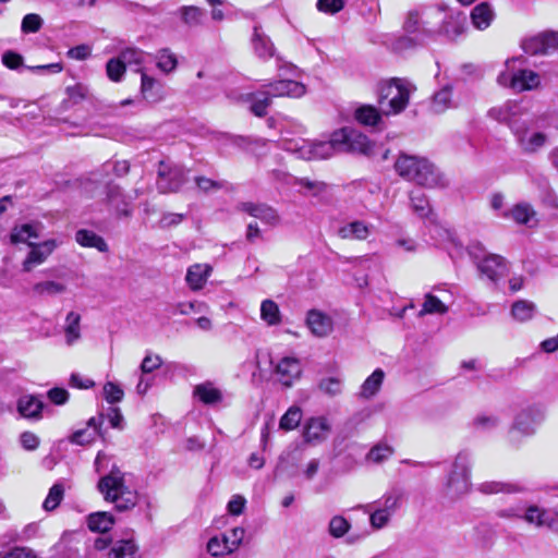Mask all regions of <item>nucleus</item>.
<instances>
[{
    "label": "nucleus",
    "instance_id": "7",
    "mask_svg": "<svg viewBox=\"0 0 558 558\" xmlns=\"http://www.w3.org/2000/svg\"><path fill=\"white\" fill-rule=\"evenodd\" d=\"M409 89L400 78H392L379 85V104L383 105L385 99H389L388 104L390 110L387 113H399L403 111L409 102Z\"/></svg>",
    "mask_w": 558,
    "mask_h": 558
},
{
    "label": "nucleus",
    "instance_id": "50",
    "mask_svg": "<svg viewBox=\"0 0 558 558\" xmlns=\"http://www.w3.org/2000/svg\"><path fill=\"white\" fill-rule=\"evenodd\" d=\"M301 420V409L298 407H291L280 418L279 427L283 430H292L299 426Z\"/></svg>",
    "mask_w": 558,
    "mask_h": 558
},
{
    "label": "nucleus",
    "instance_id": "51",
    "mask_svg": "<svg viewBox=\"0 0 558 558\" xmlns=\"http://www.w3.org/2000/svg\"><path fill=\"white\" fill-rule=\"evenodd\" d=\"M63 495H64L63 485L60 483L53 484L52 487L49 489V493H48L46 499L44 500L43 508L46 511L54 510L62 501Z\"/></svg>",
    "mask_w": 558,
    "mask_h": 558
},
{
    "label": "nucleus",
    "instance_id": "61",
    "mask_svg": "<svg viewBox=\"0 0 558 558\" xmlns=\"http://www.w3.org/2000/svg\"><path fill=\"white\" fill-rule=\"evenodd\" d=\"M537 182L538 186L544 190L543 203H545L549 207L557 208V196L553 189L549 186L548 180L545 177H541L537 179Z\"/></svg>",
    "mask_w": 558,
    "mask_h": 558
},
{
    "label": "nucleus",
    "instance_id": "5",
    "mask_svg": "<svg viewBox=\"0 0 558 558\" xmlns=\"http://www.w3.org/2000/svg\"><path fill=\"white\" fill-rule=\"evenodd\" d=\"M519 62L524 64V57H515L506 61L507 70L500 72L497 76V83L500 86L511 88L515 93L536 89L541 85L538 73L529 69H515L514 64Z\"/></svg>",
    "mask_w": 558,
    "mask_h": 558
},
{
    "label": "nucleus",
    "instance_id": "38",
    "mask_svg": "<svg viewBox=\"0 0 558 558\" xmlns=\"http://www.w3.org/2000/svg\"><path fill=\"white\" fill-rule=\"evenodd\" d=\"M403 493L399 488H392L385 494L380 499L376 500L374 505L390 515L397 511L400 506Z\"/></svg>",
    "mask_w": 558,
    "mask_h": 558
},
{
    "label": "nucleus",
    "instance_id": "56",
    "mask_svg": "<svg viewBox=\"0 0 558 558\" xmlns=\"http://www.w3.org/2000/svg\"><path fill=\"white\" fill-rule=\"evenodd\" d=\"M175 56L169 49H161L158 53L157 66L165 73H169L177 68Z\"/></svg>",
    "mask_w": 558,
    "mask_h": 558
},
{
    "label": "nucleus",
    "instance_id": "34",
    "mask_svg": "<svg viewBox=\"0 0 558 558\" xmlns=\"http://www.w3.org/2000/svg\"><path fill=\"white\" fill-rule=\"evenodd\" d=\"M41 227L39 222H29L22 226H15L10 234L11 243H29V239H38V229Z\"/></svg>",
    "mask_w": 558,
    "mask_h": 558
},
{
    "label": "nucleus",
    "instance_id": "11",
    "mask_svg": "<svg viewBox=\"0 0 558 558\" xmlns=\"http://www.w3.org/2000/svg\"><path fill=\"white\" fill-rule=\"evenodd\" d=\"M105 422L104 413L93 416L87 421V428H81L69 436V441L78 446H86L92 444L96 436L105 439L107 429L102 428Z\"/></svg>",
    "mask_w": 558,
    "mask_h": 558
},
{
    "label": "nucleus",
    "instance_id": "23",
    "mask_svg": "<svg viewBox=\"0 0 558 558\" xmlns=\"http://www.w3.org/2000/svg\"><path fill=\"white\" fill-rule=\"evenodd\" d=\"M521 519L530 524L537 526L555 527L556 522L553 521V513L550 509H542L537 506H530L524 513H521Z\"/></svg>",
    "mask_w": 558,
    "mask_h": 558
},
{
    "label": "nucleus",
    "instance_id": "12",
    "mask_svg": "<svg viewBox=\"0 0 558 558\" xmlns=\"http://www.w3.org/2000/svg\"><path fill=\"white\" fill-rule=\"evenodd\" d=\"M525 53L547 54L558 49V32H545L522 41Z\"/></svg>",
    "mask_w": 558,
    "mask_h": 558
},
{
    "label": "nucleus",
    "instance_id": "52",
    "mask_svg": "<svg viewBox=\"0 0 558 558\" xmlns=\"http://www.w3.org/2000/svg\"><path fill=\"white\" fill-rule=\"evenodd\" d=\"M33 290L38 295H57L65 291V286L61 282L49 280L37 282Z\"/></svg>",
    "mask_w": 558,
    "mask_h": 558
},
{
    "label": "nucleus",
    "instance_id": "15",
    "mask_svg": "<svg viewBox=\"0 0 558 558\" xmlns=\"http://www.w3.org/2000/svg\"><path fill=\"white\" fill-rule=\"evenodd\" d=\"M544 413L541 409L530 407L522 410L514 417L510 434L514 430L522 435L530 436L534 434L535 427L543 421Z\"/></svg>",
    "mask_w": 558,
    "mask_h": 558
},
{
    "label": "nucleus",
    "instance_id": "6",
    "mask_svg": "<svg viewBox=\"0 0 558 558\" xmlns=\"http://www.w3.org/2000/svg\"><path fill=\"white\" fill-rule=\"evenodd\" d=\"M471 453L468 450H461L451 465L445 485V494L456 500L468 494L471 489Z\"/></svg>",
    "mask_w": 558,
    "mask_h": 558
},
{
    "label": "nucleus",
    "instance_id": "35",
    "mask_svg": "<svg viewBox=\"0 0 558 558\" xmlns=\"http://www.w3.org/2000/svg\"><path fill=\"white\" fill-rule=\"evenodd\" d=\"M114 524V517L107 511L93 512L87 517V526L97 533L108 532Z\"/></svg>",
    "mask_w": 558,
    "mask_h": 558
},
{
    "label": "nucleus",
    "instance_id": "18",
    "mask_svg": "<svg viewBox=\"0 0 558 558\" xmlns=\"http://www.w3.org/2000/svg\"><path fill=\"white\" fill-rule=\"evenodd\" d=\"M31 251L23 262V271L29 272L35 265L41 264L57 247V242L53 239L44 241L39 244L29 242Z\"/></svg>",
    "mask_w": 558,
    "mask_h": 558
},
{
    "label": "nucleus",
    "instance_id": "28",
    "mask_svg": "<svg viewBox=\"0 0 558 558\" xmlns=\"http://www.w3.org/2000/svg\"><path fill=\"white\" fill-rule=\"evenodd\" d=\"M354 119L364 126L380 129L383 119L378 109L372 105H361L354 111Z\"/></svg>",
    "mask_w": 558,
    "mask_h": 558
},
{
    "label": "nucleus",
    "instance_id": "40",
    "mask_svg": "<svg viewBox=\"0 0 558 558\" xmlns=\"http://www.w3.org/2000/svg\"><path fill=\"white\" fill-rule=\"evenodd\" d=\"M452 87L450 85L444 86L436 92L432 98L430 111L434 113H442L451 106Z\"/></svg>",
    "mask_w": 558,
    "mask_h": 558
},
{
    "label": "nucleus",
    "instance_id": "25",
    "mask_svg": "<svg viewBox=\"0 0 558 558\" xmlns=\"http://www.w3.org/2000/svg\"><path fill=\"white\" fill-rule=\"evenodd\" d=\"M252 45L256 56L260 59H268L275 56V46L272 41L262 32V28L258 25L254 26Z\"/></svg>",
    "mask_w": 558,
    "mask_h": 558
},
{
    "label": "nucleus",
    "instance_id": "41",
    "mask_svg": "<svg viewBox=\"0 0 558 558\" xmlns=\"http://www.w3.org/2000/svg\"><path fill=\"white\" fill-rule=\"evenodd\" d=\"M536 313V306L533 302L527 300L515 301L511 306L512 317L521 323L527 322Z\"/></svg>",
    "mask_w": 558,
    "mask_h": 558
},
{
    "label": "nucleus",
    "instance_id": "57",
    "mask_svg": "<svg viewBox=\"0 0 558 558\" xmlns=\"http://www.w3.org/2000/svg\"><path fill=\"white\" fill-rule=\"evenodd\" d=\"M124 64H142L144 62V51L135 48V47H128L120 51L118 56Z\"/></svg>",
    "mask_w": 558,
    "mask_h": 558
},
{
    "label": "nucleus",
    "instance_id": "45",
    "mask_svg": "<svg viewBox=\"0 0 558 558\" xmlns=\"http://www.w3.org/2000/svg\"><path fill=\"white\" fill-rule=\"evenodd\" d=\"M210 268H203L201 265H193L187 269L186 281L193 290L201 289L210 272Z\"/></svg>",
    "mask_w": 558,
    "mask_h": 558
},
{
    "label": "nucleus",
    "instance_id": "48",
    "mask_svg": "<svg viewBox=\"0 0 558 558\" xmlns=\"http://www.w3.org/2000/svg\"><path fill=\"white\" fill-rule=\"evenodd\" d=\"M126 65L119 57L109 59L106 63V73L110 81L121 82L124 77Z\"/></svg>",
    "mask_w": 558,
    "mask_h": 558
},
{
    "label": "nucleus",
    "instance_id": "24",
    "mask_svg": "<svg viewBox=\"0 0 558 558\" xmlns=\"http://www.w3.org/2000/svg\"><path fill=\"white\" fill-rule=\"evenodd\" d=\"M193 397L206 405H215L223 399L221 390L209 380L196 385L193 389Z\"/></svg>",
    "mask_w": 558,
    "mask_h": 558
},
{
    "label": "nucleus",
    "instance_id": "59",
    "mask_svg": "<svg viewBox=\"0 0 558 558\" xmlns=\"http://www.w3.org/2000/svg\"><path fill=\"white\" fill-rule=\"evenodd\" d=\"M44 24L43 19L35 13L26 14L21 23V31L24 34L37 33Z\"/></svg>",
    "mask_w": 558,
    "mask_h": 558
},
{
    "label": "nucleus",
    "instance_id": "9",
    "mask_svg": "<svg viewBox=\"0 0 558 558\" xmlns=\"http://www.w3.org/2000/svg\"><path fill=\"white\" fill-rule=\"evenodd\" d=\"M187 182L186 172L179 166H169L160 161L157 170V190L162 193L178 192Z\"/></svg>",
    "mask_w": 558,
    "mask_h": 558
},
{
    "label": "nucleus",
    "instance_id": "30",
    "mask_svg": "<svg viewBox=\"0 0 558 558\" xmlns=\"http://www.w3.org/2000/svg\"><path fill=\"white\" fill-rule=\"evenodd\" d=\"M478 490L486 495L498 494V493L517 494V493L525 492L526 488L519 483L492 481V482L482 483L478 486Z\"/></svg>",
    "mask_w": 558,
    "mask_h": 558
},
{
    "label": "nucleus",
    "instance_id": "47",
    "mask_svg": "<svg viewBox=\"0 0 558 558\" xmlns=\"http://www.w3.org/2000/svg\"><path fill=\"white\" fill-rule=\"evenodd\" d=\"M229 542L230 537L227 535H223L221 538L214 536L207 543V551L214 557L230 554L233 551V547L230 546Z\"/></svg>",
    "mask_w": 558,
    "mask_h": 558
},
{
    "label": "nucleus",
    "instance_id": "37",
    "mask_svg": "<svg viewBox=\"0 0 558 558\" xmlns=\"http://www.w3.org/2000/svg\"><path fill=\"white\" fill-rule=\"evenodd\" d=\"M66 98H64L61 102V108L63 110H69L70 108L78 105L83 100L87 99L89 96L88 87L84 84L77 83L74 86H68L65 88Z\"/></svg>",
    "mask_w": 558,
    "mask_h": 558
},
{
    "label": "nucleus",
    "instance_id": "29",
    "mask_svg": "<svg viewBox=\"0 0 558 558\" xmlns=\"http://www.w3.org/2000/svg\"><path fill=\"white\" fill-rule=\"evenodd\" d=\"M141 95L148 104H156L162 98L161 85L144 72L141 77Z\"/></svg>",
    "mask_w": 558,
    "mask_h": 558
},
{
    "label": "nucleus",
    "instance_id": "44",
    "mask_svg": "<svg viewBox=\"0 0 558 558\" xmlns=\"http://www.w3.org/2000/svg\"><path fill=\"white\" fill-rule=\"evenodd\" d=\"M328 426L323 417H312L307 421L303 436L306 441L318 440L322 438L323 432L327 430Z\"/></svg>",
    "mask_w": 558,
    "mask_h": 558
},
{
    "label": "nucleus",
    "instance_id": "54",
    "mask_svg": "<svg viewBox=\"0 0 558 558\" xmlns=\"http://www.w3.org/2000/svg\"><path fill=\"white\" fill-rule=\"evenodd\" d=\"M318 389L329 397H336L342 391V381L338 377L322 378L318 383Z\"/></svg>",
    "mask_w": 558,
    "mask_h": 558
},
{
    "label": "nucleus",
    "instance_id": "13",
    "mask_svg": "<svg viewBox=\"0 0 558 558\" xmlns=\"http://www.w3.org/2000/svg\"><path fill=\"white\" fill-rule=\"evenodd\" d=\"M2 63L10 70L20 71L23 69H27L37 74H46V73H59L62 71V63H49L44 65H34V66H25L24 58L19 52L13 50H7L2 54Z\"/></svg>",
    "mask_w": 558,
    "mask_h": 558
},
{
    "label": "nucleus",
    "instance_id": "46",
    "mask_svg": "<svg viewBox=\"0 0 558 558\" xmlns=\"http://www.w3.org/2000/svg\"><path fill=\"white\" fill-rule=\"evenodd\" d=\"M447 312L448 306H446L436 295L427 293L417 316L423 317L427 314H446Z\"/></svg>",
    "mask_w": 558,
    "mask_h": 558
},
{
    "label": "nucleus",
    "instance_id": "10",
    "mask_svg": "<svg viewBox=\"0 0 558 558\" xmlns=\"http://www.w3.org/2000/svg\"><path fill=\"white\" fill-rule=\"evenodd\" d=\"M106 199L109 210L116 218H130L133 215L132 198L119 185L113 183L106 185Z\"/></svg>",
    "mask_w": 558,
    "mask_h": 558
},
{
    "label": "nucleus",
    "instance_id": "36",
    "mask_svg": "<svg viewBox=\"0 0 558 558\" xmlns=\"http://www.w3.org/2000/svg\"><path fill=\"white\" fill-rule=\"evenodd\" d=\"M536 215L533 207L525 202L514 205L510 210L504 211V218H511L519 225H527Z\"/></svg>",
    "mask_w": 558,
    "mask_h": 558
},
{
    "label": "nucleus",
    "instance_id": "39",
    "mask_svg": "<svg viewBox=\"0 0 558 558\" xmlns=\"http://www.w3.org/2000/svg\"><path fill=\"white\" fill-rule=\"evenodd\" d=\"M385 377V373L381 368L375 369L363 383L361 386L360 395L363 398L369 399L374 397L379 390L383 380Z\"/></svg>",
    "mask_w": 558,
    "mask_h": 558
},
{
    "label": "nucleus",
    "instance_id": "21",
    "mask_svg": "<svg viewBox=\"0 0 558 558\" xmlns=\"http://www.w3.org/2000/svg\"><path fill=\"white\" fill-rule=\"evenodd\" d=\"M373 226L363 220H354L341 226L337 234L345 240H366L372 233Z\"/></svg>",
    "mask_w": 558,
    "mask_h": 558
},
{
    "label": "nucleus",
    "instance_id": "2",
    "mask_svg": "<svg viewBox=\"0 0 558 558\" xmlns=\"http://www.w3.org/2000/svg\"><path fill=\"white\" fill-rule=\"evenodd\" d=\"M372 144L362 132L344 126L331 133L328 141L313 142L308 145L307 159H326L338 153H361L368 155Z\"/></svg>",
    "mask_w": 558,
    "mask_h": 558
},
{
    "label": "nucleus",
    "instance_id": "63",
    "mask_svg": "<svg viewBox=\"0 0 558 558\" xmlns=\"http://www.w3.org/2000/svg\"><path fill=\"white\" fill-rule=\"evenodd\" d=\"M195 184L197 189L204 193L218 191L223 187V181H214L205 177H196Z\"/></svg>",
    "mask_w": 558,
    "mask_h": 558
},
{
    "label": "nucleus",
    "instance_id": "43",
    "mask_svg": "<svg viewBox=\"0 0 558 558\" xmlns=\"http://www.w3.org/2000/svg\"><path fill=\"white\" fill-rule=\"evenodd\" d=\"M260 318L269 326H276L281 323L279 306L272 300H264L260 305Z\"/></svg>",
    "mask_w": 558,
    "mask_h": 558
},
{
    "label": "nucleus",
    "instance_id": "8",
    "mask_svg": "<svg viewBox=\"0 0 558 558\" xmlns=\"http://www.w3.org/2000/svg\"><path fill=\"white\" fill-rule=\"evenodd\" d=\"M509 126L521 150L525 154H534L547 142V135L543 132H531L525 121L512 119Z\"/></svg>",
    "mask_w": 558,
    "mask_h": 558
},
{
    "label": "nucleus",
    "instance_id": "4",
    "mask_svg": "<svg viewBox=\"0 0 558 558\" xmlns=\"http://www.w3.org/2000/svg\"><path fill=\"white\" fill-rule=\"evenodd\" d=\"M465 251L476 265L481 276H485L492 283L496 284L508 275L507 260L501 255L487 253L482 243H470Z\"/></svg>",
    "mask_w": 558,
    "mask_h": 558
},
{
    "label": "nucleus",
    "instance_id": "26",
    "mask_svg": "<svg viewBox=\"0 0 558 558\" xmlns=\"http://www.w3.org/2000/svg\"><path fill=\"white\" fill-rule=\"evenodd\" d=\"M246 100L250 102V111L258 118L266 117L268 108L272 104V99L266 90L250 93L246 96Z\"/></svg>",
    "mask_w": 558,
    "mask_h": 558
},
{
    "label": "nucleus",
    "instance_id": "14",
    "mask_svg": "<svg viewBox=\"0 0 558 558\" xmlns=\"http://www.w3.org/2000/svg\"><path fill=\"white\" fill-rule=\"evenodd\" d=\"M263 87L267 88L266 92L271 97V99L275 97L299 98L306 93V87L304 84L291 78L269 81L268 83L264 84Z\"/></svg>",
    "mask_w": 558,
    "mask_h": 558
},
{
    "label": "nucleus",
    "instance_id": "62",
    "mask_svg": "<svg viewBox=\"0 0 558 558\" xmlns=\"http://www.w3.org/2000/svg\"><path fill=\"white\" fill-rule=\"evenodd\" d=\"M316 7L318 11L336 14L344 8L343 0H317Z\"/></svg>",
    "mask_w": 558,
    "mask_h": 558
},
{
    "label": "nucleus",
    "instance_id": "42",
    "mask_svg": "<svg viewBox=\"0 0 558 558\" xmlns=\"http://www.w3.org/2000/svg\"><path fill=\"white\" fill-rule=\"evenodd\" d=\"M410 202L413 211L420 216L421 218L428 217L432 211V207L429 202L425 195V193L417 189L410 193Z\"/></svg>",
    "mask_w": 558,
    "mask_h": 558
},
{
    "label": "nucleus",
    "instance_id": "16",
    "mask_svg": "<svg viewBox=\"0 0 558 558\" xmlns=\"http://www.w3.org/2000/svg\"><path fill=\"white\" fill-rule=\"evenodd\" d=\"M47 404L37 395H23L16 401L19 414L28 421L38 422L44 417Z\"/></svg>",
    "mask_w": 558,
    "mask_h": 558
},
{
    "label": "nucleus",
    "instance_id": "58",
    "mask_svg": "<svg viewBox=\"0 0 558 558\" xmlns=\"http://www.w3.org/2000/svg\"><path fill=\"white\" fill-rule=\"evenodd\" d=\"M392 453V447L386 444H378L369 450L367 453V459L372 462L380 463L387 460Z\"/></svg>",
    "mask_w": 558,
    "mask_h": 558
},
{
    "label": "nucleus",
    "instance_id": "60",
    "mask_svg": "<svg viewBox=\"0 0 558 558\" xmlns=\"http://www.w3.org/2000/svg\"><path fill=\"white\" fill-rule=\"evenodd\" d=\"M102 390H104L105 399L110 404H114V403L122 401V399L124 397L123 389L119 385H117L112 381H107L105 384Z\"/></svg>",
    "mask_w": 558,
    "mask_h": 558
},
{
    "label": "nucleus",
    "instance_id": "17",
    "mask_svg": "<svg viewBox=\"0 0 558 558\" xmlns=\"http://www.w3.org/2000/svg\"><path fill=\"white\" fill-rule=\"evenodd\" d=\"M240 209L271 227L277 226L280 221L278 211L265 203L244 202L240 204Z\"/></svg>",
    "mask_w": 558,
    "mask_h": 558
},
{
    "label": "nucleus",
    "instance_id": "53",
    "mask_svg": "<svg viewBox=\"0 0 558 558\" xmlns=\"http://www.w3.org/2000/svg\"><path fill=\"white\" fill-rule=\"evenodd\" d=\"M80 320L81 316L75 312H70L65 318V335L68 343H72L80 338Z\"/></svg>",
    "mask_w": 558,
    "mask_h": 558
},
{
    "label": "nucleus",
    "instance_id": "3",
    "mask_svg": "<svg viewBox=\"0 0 558 558\" xmlns=\"http://www.w3.org/2000/svg\"><path fill=\"white\" fill-rule=\"evenodd\" d=\"M396 171L410 181L427 187H446L448 180L427 159L401 154L396 163Z\"/></svg>",
    "mask_w": 558,
    "mask_h": 558
},
{
    "label": "nucleus",
    "instance_id": "32",
    "mask_svg": "<svg viewBox=\"0 0 558 558\" xmlns=\"http://www.w3.org/2000/svg\"><path fill=\"white\" fill-rule=\"evenodd\" d=\"M495 12L489 2H481L471 11L473 25L478 29L487 28L494 20Z\"/></svg>",
    "mask_w": 558,
    "mask_h": 558
},
{
    "label": "nucleus",
    "instance_id": "33",
    "mask_svg": "<svg viewBox=\"0 0 558 558\" xmlns=\"http://www.w3.org/2000/svg\"><path fill=\"white\" fill-rule=\"evenodd\" d=\"M181 21L187 27L201 26L206 19V10L196 5H182L177 11Z\"/></svg>",
    "mask_w": 558,
    "mask_h": 558
},
{
    "label": "nucleus",
    "instance_id": "27",
    "mask_svg": "<svg viewBox=\"0 0 558 558\" xmlns=\"http://www.w3.org/2000/svg\"><path fill=\"white\" fill-rule=\"evenodd\" d=\"M75 241L81 246L93 247L98 250L100 253H107L109 251V246L105 239L92 230L78 229L75 232Z\"/></svg>",
    "mask_w": 558,
    "mask_h": 558
},
{
    "label": "nucleus",
    "instance_id": "31",
    "mask_svg": "<svg viewBox=\"0 0 558 558\" xmlns=\"http://www.w3.org/2000/svg\"><path fill=\"white\" fill-rule=\"evenodd\" d=\"M138 546L135 544L133 537L117 539L108 551V558H135Z\"/></svg>",
    "mask_w": 558,
    "mask_h": 558
},
{
    "label": "nucleus",
    "instance_id": "55",
    "mask_svg": "<svg viewBox=\"0 0 558 558\" xmlns=\"http://www.w3.org/2000/svg\"><path fill=\"white\" fill-rule=\"evenodd\" d=\"M351 527L350 522L342 515H335L329 521V534L336 538L342 537Z\"/></svg>",
    "mask_w": 558,
    "mask_h": 558
},
{
    "label": "nucleus",
    "instance_id": "64",
    "mask_svg": "<svg viewBox=\"0 0 558 558\" xmlns=\"http://www.w3.org/2000/svg\"><path fill=\"white\" fill-rule=\"evenodd\" d=\"M104 415H105V418L106 417L108 418L110 426L112 428H117L120 430H122L124 428V425H125L124 417L119 408L111 407L108 409L107 414H104Z\"/></svg>",
    "mask_w": 558,
    "mask_h": 558
},
{
    "label": "nucleus",
    "instance_id": "1",
    "mask_svg": "<svg viewBox=\"0 0 558 558\" xmlns=\"http://www.w3.org/2000/svg\"><path fill=\"white\" fill-rule=\"evenodd\" d=\"M124 476L125 474L117 465H113L107 475L100 477L97 488L106 501L114 505L118 512H126L138 507L150 519L148 498L141 496L136 490L130 489L125 484Z\"/></svg>",
    "mask_w": 558,
    "mask_h": 558
},
{
    "label": "nucleus",
    "instance_id": "49",
    "mask_svg": "<svg viewBox=\"0 0 558 558\" xmlns=\"http://www.w3.org/2000/svg\"><path fill=\"white\" fill-rule=\"evenodd\" d=\"M403 29L407 34L413 36L418 35L421 33H426V31H432L422 23L417 11H410L408 13L407 20L403 24Z\"/></svg>",
    "mask_w": 558,
    "mask_h": 558
},
{
    "label": "nucleus",
    "instance_id": "20",
    "mask_svg": "<svg viewBox=\"0 0 558 558\" xmlns=\"http://www.w3.org/2000/svg\"><path fill=\"white\" fill-rule=\"evenodd\" d=\"M436 34V31H426V33H421L415 36L405 33L404 35L397 37L392 41L391 47L395 52L401 53L409 49L423 46L427 39L434 38Z\"/></svg>",
    "mask_w": 558,
    "mask_h": 558
},
{
    "label": "nucleus",
    "instance_id": "19",
    "mask_svg": "<svg viewBox=\"0 0 558 558\" xmlns=\"http://www.w3.org/2000/svg\"><path fill=\"white\" fill-rule=\"evenodd\" d=\"M301 363L295 357L286 356L279 361L276 366V373L279 376L280 383L290 387L295 378L301 375Z\"/></svg>",
    "mask_w": 558,
    "mask_h": 558
},
{
    "label": "nucleus",
    "instance_id": "22",
    "mask_svg": "<svg viewBox=\"0 0 558 558\" xmlns=\"http://www.w3.org/2000/svg\"><path fill=\"white\" fill-rule=\"evenodd\" d=\"M306 324L311 331L317 337H325L332 330L331 318L317 310L308 311Z\"/></svg>",
    "mask_w": 558,
    "mask_h": 558
}]
</instances>
